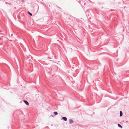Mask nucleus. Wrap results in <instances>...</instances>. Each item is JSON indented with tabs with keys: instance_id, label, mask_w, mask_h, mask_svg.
I'll return each mask as SVG.
<instances>
[{
	"instance_id": "4",
	"label": "nucleus",
	"mask_w": 129,
	"mask_h": 129,
	"mask_svg": "<svg viewBox=\"0 0 129 129\" xmlns=\"http://www.w3.org/2000/svg\"><path fill=\"white\" fill-rule=\"evenodd\" d=\"M122 115V112L120 111V116L121 117V116Z\"/></svg>"
},
{
	"instance_id": "2",
	"label": "nucleus",
	"mask_w": 129,
	"mask_h": 129,
	"mask_svg": "<svg viewBox=\"0 0 129 129\" xmlns=\"http://www.w3.org/2000/svg\"><path fill=\"white\" fill-rule=\"evenodd\" d=\"M69 122L70 123H72L73 122V121L72 119L69 120Z\"/></svg>"
},
{
	"instance_id": "6",
	"label": "nucleus",
	"mask_w": 129,
	"mask_h": 129,
	"mask_svg": "<svg viewBox=\"0 0 129 129\" xmlns=\"http://www.w3.org/2000/svg\"><path fill=\"white\" fill-rule=\"evenodd\" d=\"M118 125L119 127L121 128H122V126H121L119 124H118Z\"/></svg>"
},
{
	"instance_id": "7",
	"label": "nucleus",
	"mask_w": 129,
	"mask_h": 129,
	"mask_svg": "<svg viewBox=\"0 0 129 129\" xmlns=\"http://www.w3.org/2000/svg\"><path fill=\"white\" fill-rule=\"evenodd\" d=\"M28 13L31 16H32V14L30 13L29 12H28Z\"/></svg>"
},
{
	"instance_id": "5",
	"label": "nucleus",
	"mask_w": 129,
	"mask_h": 129,
	"mask_svg": "<svg viewBox=\"0 0 129 129\" xmlns=\"http://www.w3.org/2000/svg\"><path fill=\"white\" fill-rule=\"evenodd\" d=\"M54 114L55 115H57L58 114V113L56 112H54Z\"/></svg>"
},
{
	"instance_id": "1",
	"label": "nucleus",
	"mask_w": 129,
	"mask_h": 129,
	"mask_svg": "<svg viewBox=\"0 0 129 129\" xmlns=\"http://www.w3.org/2000/svg\"><path fill=\"white\" fill-rule=\"evenodd\" d=\"M23 102L27 106H28L29 105V103H28L27 101H25V100H24V101H23Z\"/></svg>"
},
{
	"instance_id": "3",
	"label": "nucleus",
	"mask_w": 129,
	"mask_h": 129,
	"mask_svg": "<svg viewBox=\"0 0 129 129\" xmlns=\"http://www.w3.org/2000/svg\"><path fill=\"white\" fill-rule=\"evenodd\" d=\"M62 119L63 120H64L65 121H66L67 120V118L66 117H63Z\"/></svg>"
}]
</instances>
